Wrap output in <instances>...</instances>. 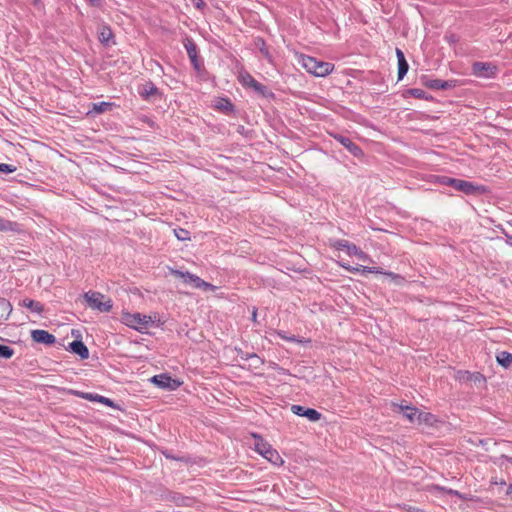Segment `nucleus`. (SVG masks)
<instances>
[{"instance_id": "nucleus-16", "label": "nucleus", "mask_w": 512, "mask_h": 512, "mask_svg": "<svg viewBox=\"0 0 512 512\" xmlns=\"http://www.w3.org/2000/svg\"><path fill=\"white\" fill-rule=\"evenodd\" d=\"M115 106V103L113 102H98V103H92L91 108L88 110V115H98L102 114L107 111H111L113 107Z\"/></svg>"}, {"instance_id": "nucleus-49", "label": "nucleus", "mask_w": 512, "mask_h": 512, "mask_svg": "<svg viewBox=\"0 0 512 512\" xmlns=\"http://www.w3.org/2000/svg\"><path fill=\"white\" fill-rule=\"evenodd\" d=\"M227 103H228L230 109H232V104L230 102H227Z\"/></svg>"}, {"instance_id": "nucleus-28", "label": "nucleus", "mask_w": 512, "mask_h": 512, "mask_svg": "<svg viewBox=\"0 0 512 512\" xmlns=\"http://www.w3.org/2000/svg\"><path fill=\"white\" fill-rule=\"evenodd\" d=\"M348 242L344 239H329V246L336 250H345Z\"/></svg>"}, {"instance_id": "nucleus-27", "label": "nucleus", "mask_w": 512, "mask_h": 512, "mask_svg": "<svg viewBox=\"0 0 512 512\" xmlns=\"http://www.w3.org/2000/svg\"><path fill=\"white\" fill-rule=\"evenodd\" d=\"M252 88L255 92L263 97H273L274 95L265 85L261 84L260 82H257Z\"/></svg>"}, {"instance_id": "nucleus-24", "label": "nucleus", "mask_w": 512, "mask_h": 512, "mask_svg": "<svg viewBox=\"0 0 512 512\" xmlns=\"http://www.w3.org/2000/svg\"><path fill=\"white\" fill-rule=\"evenodd\" d=\"M343 268L351 272H361V273H382V271L378 267H367V266H359V267H350L344 264H341Z\"/></svg>"}, {"instance_id": "nucleus-26", "label": "nucleus", "mask_w": 512, "mask_h": 512, "mask_svg": "<svg viewBox=\"0 0 512 512\" xmlns=\"http://www.w3.org/2000/svg\"><path fill=\"white\" fill-rule=\"evenodd\" d=\"M239 355L242 360H253L256 368L263 364V360L255 353H244L243 351H240Z\"/></svg>"}, {"instance_id": "nucleus-1", "label": "nucleus", "mask_w": 512, "mask_h": 512, "mask_svg": "<svg viewBox=\"0 0 512 512\" xmlns=\"http://www.w3.org/2000/svg\"><path fill=\"white\" fill-rule=\"evenodd\" d=\"M299 63L308 73L316 77H325L334 69V65L332 63L304 54L299 56Z\"/></svg>"}, {"instance_id": "nucleus-4", "label": "nucleus", "mask_w": 512, "mask_h": 512, "mask_svg": "<svg viewBox=\"0 0 512 512\" xmlns=\"http://www.w3.org/2000/svg\"><path fill=\"white\" fill-rule=\"evenodd\" d=\"M83 297L87 305L94 310L110 312L113 307L112 300L98 291H88L84 293Z\"/></svg>"}, {"instance_id": "nucleus-5", "label": "nucleus", "mask_w": 512, "mask_h": 512, "mask_svg": "<svg viewBox=\"0 0 512 512\" xmlns=\"http://www.w3.org/2000/svg\"><path fill=\"white\" fill-rule=\"evenodd\" d=\"M122 319L125 325L139 332H143L154 323L150 315L140 313H124Z\"/></svg>"}, {"instance_id": "nucleus-13", "label": "nucleus", "mask_w": 512, "mask_h": 512, "mask_svg": "<svg viewBox=\"0 0 512 512\" xmlns=\"http://www.w3.org/2000/svg\"><path fill=\"white\" fill-rule=\"evenodd\" d=\"M423 83L432 90H448L456 86L455 80L426 79Z\"/></svg>"}, {"instance_id": "nucleus-42", "label": "nucleus", "mask_w": 512, "mask_h": 512, "mask_svg": "<svg viewBox=\"0 0 512 512\" xmlns=\"http://www.w3.org/2000/svg\"><path fill=\"white\" fill-rule=\"evenodd\" d=\"M396 56L398 62L406 61L403 51L399 48L396 49Z\"/></svg>"}, {"instance_id": "nucleus-48", "label": "nucleus", "mask_w": 512, "mask_h": 512, "mask_svg": "<svg viewBox=\"0 0 512 512\" xmlns=\"http://www.w3.org/2000/svg\"><path fill=\"white\" fill-rule=\"evenodd\" d=\"M416 512H425V511L422 509H416Z\"/></svg>"}, {"instance_id": "nucleus-36", "label": "nucleus", "mask_w": 512, "mask_h": 512, "mask_svg": "<svg viewBox=\"0 0 512 512\" xmlns=\"http://www.w3.org/2000/svg\"><path fill=\"white\" fill-rule=\"evenodd\" d=\"M358 249L359 247H357L355 244L348 242L345 251L349 256H354L357 253Z\"/></svg>"}, {"instance_id": "nucleus-43", "label": "nucleus", "mask_w": 512, "mask_h": 512, "mask_svg": "<svg viewBox=\"0 0 512 512\" xmlns=\"http://www.w3.org/2000/svg\"><path fill=\"white\" fill-rule=\"evenodd\" d=\"M505 242L507 245L511 246L512 247V236L505 233Z\"/></svg>"}, {"instance_id": "nucleus-9", "label": "nucleus", "mask_w": 512, "mask_h": 512, "mask_svg": "<svg viewBox=\"0 0 512 512\" xmlns=\"http://www.w3.org/2000/svg\"><path fill=\"white\" fill-rule=\"evenodd\" d=\"M472 73L477 77L492 78L497 73V67L488 62H475L472 65Z\"/></svg>"}, {"instance_id": "nucleus-32", "label": "nucleus", "mask_w": 512, "mask_h": 512, "mask_svg": "<svg viewBox=\"0 0 512 512\" xmlns=\"http://www.w3.org/2000/svg\"><path fill=\"white\" fill-rule=\"evenodd\" d=\"M14 350L7 345H0V358L9 359L13 356Z\"/></svg>"}, {"instance_id": "nucleus-40", "label": "nucleus", "mask_w": 512, "mask_h": 512, "mask_svg": "<svg viewBox=\"0 0 512 512\" xmlns=\"http://www.w3.org/2000/svg\"><path fill=\"white\" fill-rule=\"evenodd\" d=\"M191 2L199 10H202L206 5L204 0H191Z\"/></svg>"}, {"instance_id": "nucleus-11", "label": "nucleus", "mask_w": 512, "mask_h": 512, "mask_svg": "<svg viewBox=\"0 0 512 512\" xmlns=\"http://www.w3.org/2000/svg\"><path fill=\"white\" fill-rule=\"evenodd\" d=\"M31 338L36 343L45 344L48 346L53 345L56 342V337L53 334L42 329L32 330Z\"/></svg>"}, {"instance_id": "nucleus-29", "label": "nucleus", "mask_w": 512, "mask_h": 512, "mask_svg": "<svg viewBox=\"0 0 512 512\" xmlns=\"http://www.w3.org/2000/svg\"><path fill=\"white\" fill-rule=\"evenodd\" d=\"M174 234L176 238L180 241H186L190 239V232L183 228L175 229Z\"/></svg>"}, {"instance_id": "nucleus-45", "label": "nucleus", "mask_w": 512, "mask_h": 512, "mask_svg": "<svg viewBox=\"0 0 512 512\" xmlns=\"http://www.w3.org/2000/svg\"><path fill=\"white\" fill-rule=\"evenodd\" d=\"M33 4H34L35 6H38V5H41V4H42V2H41V0H33Z\"/></svg>"}, {"instance_id": "nucleus-23", "label": "nucleus", "mask_w": 512, "mask_h": 512, "mask_svg": "<svg viewBox=\"0 0 512 512\" xmlns=\"http://www.w3.org/2000/svg\"><path fill=\"white\" fill-rule=\"evenodd\" d=\"M496 361L502 367L509 368L512 365V354L508 351L498 352L496 355Z\"/></svg>"}, {"instance_id": "nucleus-12", "label": "nucleus", "mask_w": 512, "mask_h": 512, "mask_svg": "<svg viewBox=\"0 0 512 512\" xmlns=\"http://www.w3.org/2000/svg\"><path fill=\"white\" fill-rule=\"evenodd\" d=\"M291 411L298 416L306 417L312 422H316L321 418V413L313 408H305L301 405H292Z\"/></svg>"}, {"instance_id": "nucleus-3", "label": "nucleus", "mask_w": 512, "mask_h": 512, "mask_svg": "<svg viewBox=\"0 0 512 512\" xmlns=\"http://www.w3.org/2000/svg\"><path fill=\"white\" fill-rule=\"evenodd\" d=\"M255 439V451L262 455L265 459L276 466H281L284 463V460L280 456L277 450L272 448V446L266 442L261 436L254 434Z\"/></svg>"}, {"instance_id": "nucleus-7", "label": "nucleus", "mask_w": 512, "mask_h": 512, "mask_svg": "<svg viewBox=\"0 0 512 512\" xmlns=\"http://www.w3.org/2000/svg\"><path fill=\"white\" fill-rule=\"evenodd\" d=\"M451 187L466 195H479L483 194L486 191L485 187L482 185H476L470 181L458 178H453Z\"/></svg>"}, {"instance_id": "nucleus-44", "label": "nucleus", "mask_w": 512, "mask_h": 512, "mask_svg": "<svg viewBox=\"0 0 512 512\" xmlns=\"http://www.w3.org/2000/svg\"><path fill=\"white\" fill-rule=\"evenodd\" d=\"M256 317H257V311H256V309H254L253 313H252V320L256 321Z\"/></svg>"}, {"instance_id": "nucleus-25", "label": "nucleus", "mask_w": 512, "mask_h": 512, "mask_svg": "<svg viewBox=\"0 0 512 512\" xmlns=\"http://www.w3.org/2000/svg\"><path fill=\"white\" fill-rule=\"evenodd\" d=\"M19 230L18 223L0 217V231L18 232Z\"/></svg>"}, {"instance_id": "nucleus-47", "label": "nucleus", "mask_w": 512, "mask_h": 512, "mask_svg": "<svg viewBox=\"0 0 512 512\" xmlns=\"http://www.w3.org/2000/svg\"><path fill=\"white\" fill-rule=\"evenodd\" d=\"M390 276L398 277V275L394 274L393 272L388 273Z\"/></svg>"}, {"instance_id": "nucleus-2", "label": "nucleus", "mask_w": 512, "mask_h": 512, "mask_svg": "<svg viewBox=\"0 0 512 512\" xmlns=\"http://www.w3.org/2000/svg\"><path fill=\"white\" fill-rule=\"evenodd\" d=\"M168 271L170 275L180 278L186 286L203 290H214L215 288L212 284L204 281L199 276L192 274L188 271L184 272L172 267H168Z\"/></svg>"}, {"instance_id": "nucleus-6", "label": "nucleus", "mask_w": 512, "mask_h": 512, "mask_svg": "<svg viewBox=\"0 0 512 512\" xmlns=\"http://www.w3.org/2000/svg\"><path fill=\"white\" fill-rule=\"evenodd\" d=\"M183 45L184 48L186 49L187 55L191 61L194 70L200 75L202 71H204V66L198 55V48L196 43L191 37L186 36L183 39Z\"/></svg>"}, {"instance_id": "nucleus-34", "label": "nucleus", "mask_w": 512, "mask_h": 512, "mask_svg": "<svg viewBox=\"0 0 512 512\" xmlns=\"http://www.w3.org/2000/svg\"><path fill=\"white\" fill-rule=\"evenodd\" d=\"M276 333L281 339H283L285 341L300 342V340L295 335L288 336V335H286V333L284 331H277Z\"/></svg>"}, {"instance_id": "nucleus-33", "label": "nucleus", "mask_w": 512, "mask_h": 512, "mask_svg": "<svg viewBox=\"0 0 512 512\" xmlns=\"http://www.w3.org/2000/svg\"><path fill=\"white\" fill-rule=\"evenodd\" d=\"M409 65L407 61L398 62V80H402L407 74Z\"/></svg>"}, {"instance_id": "nucleus-22", "label": "nucleus", "mask_w": 512, "mask_h": 512, "mask_svg": "<svg viewBox=\"0 0 512 512\" xmlns=\"http://www.w3.org/2000/svg\"><path fill=\"white\" fill-rule=\"evenodd\" d=\"M11 312V303L7 299L0 297V321L7 320Z\"/></svg>"}, {"instance_id": "nucleus-46", "label": "nucleus", "mask_w": 512, "mask_h": 512, "mask_svg": "<svg viewBox=\"0 0 512 512\" xmlns=\"http://www.w3.org/2000/svg\"><path fill=\"white\" fill-rule=\"evenodd\" d=\"M446 491H447L449 494H458V492H457V491H454V490H452V489H448V490H446Z\"/></svg>"}, {"instance_id": "nucleus-41", "label": "nucleus", "mask_w": 512, "mask_h": 512, "mask_svg": "<svg viewBox=\"0 0 512 512\" xmlns=\"http://www.w3.org/2000/svg\"><path fill=\"white\" fill-rule=\"evenodd\" d=\"M92 7L101 8L103 6V0H87Z\"/></svg>"}, {"instance_id": "nucleus-31", "label": "nucleus", "mask_w": 512, "mask_h": 512, "mask_svg": "<svg viewBox=\"0 0 512 512\" xmlns=\"http://www.w3.org/2000/svg\"><path fill=\"white\" fill-rule=\"evenodd\" d=\"M408 93L416 99H428L425 91L420 88H411L408 90Z\"/></svg>"}, {"instance_id": "nucleus-17", "label": "nucleus", "mask_w": 512, "mask_h": 512, "mask_svg": "<svg viewBox=\"0 0 512 512\" xmlns=\"http://www.w3.org/2000/svg\"><path fill=\"white\" fill-rule=\"evenodd\" d=\"M71 352L77 354L81 359H87L89 357V350L87 346L81 340H74L69 344Z\"/></svg>"}, {"instance_id": "nucleus-39", "label": "nucleus", "mask_w": 512, "mask_h": 512, "mask_svg": "<svg viewBox=\"0 0 512 512\" xmlns=\"http://www.w3.org/2000/svg\"><path fill=\"white\" fill-rule=\"evenodd\" d=\"M445 40L450 43V44H456L458 42V36L451 33V34H446L445 35Z\"/></svg>"}, {"instance_id": "nucleus-14", "label": "nucleus", "mask_w": 512, "mask_h": 512, "mask_svg": "<svg viewBox=\"0 0 512 512\" xmlns=\"http://www.w3.org/2000/svg\"><path fill=\"white\" fill-rule=\"evenodd\" d=\"M78 396L85 400H89L92 402H98L106 405L107 407H115V404L112 399L107 398L105 396L95 394V393H88V392H75Z\"/></svg>"}, {"instance_id": "nucleus-35", "label": "nucleus", "mask_w": 512, "mask_h": 512, "mask_svg": "<svg viewBox=\"0 0 512 512\" xmlns=\"http://www.w3.org/2000/svg\"><path fill=\"white\" fill-rule=\"evenodd\" d=\"M16 169L17 168L13 165L6 164V163H0V172L1 173H5V174L13 173L16 171Z\"/></svg>"}, {"instance_id": "nucleus-30", "label": "nucleus", "mask_w": 512, "mask_h": 512, "mask_svg": "<svg viewBox=\"0 0 512 512\" xmlns=\"http://www.w3.org/2000/svg\"><path fill=\"white\" fill-rule=\"evenodd\" d=\"M452 181H453L452 177L444 176V175H438V176H435L434 183H437V184H440V185H443V186H452Z\"/></svg>"}, {"instance_id": "nucleus-21", "label": "nucleus", "mask_w": 512, "mask_h": 512, "mask_svg": "<svg viewBox=\"0 0 512 512\" xmlns=\"http://www.w3.org/2000/svg\"><path fill=\"white\" fill-rule=\"evenodd\" d=\"M20 305L30 309L32 312H35L37 314H42V312L44 311V307L40 302L29 298L23 299L20 302Z\"/></svg>"}, {"instance_id": "nucleus-20", "label": "nucleus", "mask_w": 512, "mask_h": 512, "mask_svg": "<svg viewBox=\"0 0 512 512\" xmlns=\"http://www.w3.org/2000/svg\"><path fill=\"white\" fill-rule=\"evenodd\" d=\"M400 410L403 412L404 417L412 423L421 418V412L415 407L400 406Z\"/></svg>"}, {"instance_id": "nucleus-18", "label": "nucleus", "mask_w": 512, "mask_h": 512, "mask_svg": "<svg viewBox=\"0 0 512 512\" xmlns=\"http://www.w3.org/2000/svg\"><path fill=\"white\" fill-rule=\"evenodd\" d=\"M139 93L142 98L147 100L154 96H160L161 94L156 85L151 81H148L146 84H144Z\"/></svg>"}, {"instance_id": "nucleus-8", "label": "nucleus", "mask_w": 512, "mask_h": 512, "mask_svg": "<svg viewBox=\"0 0 512 512\" xmlns=\"http://www.w3.org/2000/svg\"><path fill=\"white\" fill-rule=\"evenodd\" d=\"M151 382L157 387L167 390H176L180 387L181 382L178 379H174L168 374H159L151 378Z\"/></svg>"}, {"instance_id": "nucleus-19", "label": "nucleus", "mask_w": 512, "mask_h": 512, "mask_svg": "<svg viewBox=\"0 0 512 512\" xmlns=\"http://www.w3.org/2000/svg\"><path fill=\"white\" fill-rule=\"evenodd\" d=\"M238 80L244 87L252 88L258 81L247 71L241 69L238 74Z\"/></svg>"}, {"instance_id": "nucleus-37", "label": "nucleus", "mask_w": 512, "mask_h": 512, "mask_svg": "<svg viewBox=\"0 0 512 512\" xmlns=\"http://www.w3.org/2000/svg\"><path fill=\"white\" fill-rule=\"evenodd\" d=\"M433 418V415L431 413H423L421 412V418H418L417 422L421 423V422H425V423H429L431 422Z\"/></svg>"}, {"instance_id": "nucleus-50", "label": "nucleus", "mask_w": 512, "mask_h": 512, "mask_svg": "<svg viewBox=\"0 0 512 512\" xmlns=\"http://www.w3.org/2000/svg\"><path fill=\"white\" fill-rule=\"evenodd\" d=\"M511 225H512V220H511Z\"/></svg>"}, {"instance_id": "nucleus-15", "label": "nucleus", "mask_w": 512, "mask_h": 512, "mask_svg": "<svg viewBox=\"0 0 512 512\" xmlns=\"http://www.w3.org/2000/svg\"><path fill=\"white\" fill-rule=\"evenodd\" d=\"M114 35L111 28L108 25H102L98 31V40L104 46H110L114 44Z\"/></svg>"}, {"instance_id": "nucleus-38", "label": "nucleus", "mask_w": 512, "mask_h": 512, "mask_svg": "<svg viewBox=\"0 0 512 512\" xmlns=\"http://www.w3.org/2000/svg\"><path fill=\"white\" fill-rule=\"evenodd\" d=\"M354 256H356L361 261H368V260H370V257L368 256V254H366L360 248L358 249L357 253Z\"/></svg>"}, {"instance_id": "nucleus-10", "label": "nucleus", "mask_w": 512, "mask_h": 512, "mask_svg": "<svg viewBox=\"0 0 512 512\" xmlns=\"http://www.w3.org/2000/svg\"><path fill=\"white\" fill-rule=\"evenodd\" d=\"M333 138L344 146L354 157L360 158L363 156V151L360 146L355 144L349 137L341 134H334Z\"/></svg>"}]
</instances>
